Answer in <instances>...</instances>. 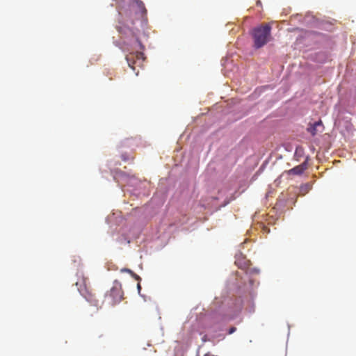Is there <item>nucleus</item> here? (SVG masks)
<instances>
[{
	"label": "nucleus",
	"mask_w": 356,
	"mask_h": 356,
	"mask_svg": "<svg viewBox=\"0 0 356 356\" xmlns=\"http://www.w3.org/2000/svg\"><path fill=\"white\" fill-rule=\"evenodd\" d=\"M235 264L239 268L246 269L250 265V261L244 257H240L236 259Z\"/></svg>",
	"instance_id": "obj_6"
},
{
	"label": "nucleus",
	"mask_w": 356,
	"mask_h": 356,
	"mask_svg": "<svg viewBox=\"0 0 356 356\" xmlns=\"http://www.w3.org/2000/svg\"><path fill=\"white\" fill-rule=\"evenodd\" d=\"M236 328L235 327H232L229 330V334H231L236 331Z\"/></svg>",
	"instance_id": "obj_11"
},
{
	"label": "nucleus",
	"mask_w": 356,
	"mask_h": 356,
	"mask_svg": "<svg viewBox=\"0 0 356 356\" xmlns=\"http://www.w3.org/2000/svg\"><path fill=\"white\" fill-rule=\"evenodd\" d=\"M308 168L307 159L305 161L302 163L300 165H298L292 169L287 171V174L289 175H302L305 170H306Z\"/></svg>",
	"instance_id": "obj_5"
},
{
	"label": "nucleus",
	"mask_w": 356,
	"mask_h": 356,
	"mask_svg": "<svg viewBox=\"0 0 356 356\" xmlns=\"http://www.w3.org/2000/svg\"><path fill=\"white\" fill-rule=\"evenodd\" d=\"M108 296L112 298L113 303L120 302L123 298V291L120 282L115 281L113 287L111 289Z\"/></svg>",
	"instance_id": "obj_3"
},
{
	"label": "nucleus",
	"mask_w": 356,
	"mask_h": 356,
	"mask_svg": "<svg viewBox=\"0 0 356 356\" xmlns=\"http://www.w3.org/2000/svg\"><path fill=\"white\" fill-rule=\"evenodd\" d=\"M121 272H127V273H129L130 274L133 273V271L129 268H122L121 270Z\"/></svg>",
	"instance_id": "obj_9"
},
{
	"label": "nucleus",
	"mask_w": 356,
	"mask_h": 356,
	"mask_svg": "<svg viewBox=\"0 0 356 356\" xmlns=\"http://www.w3.org/2000/svg\"><path fill=\"white\" fill-rule=\"evenodd\" d=\"M131 9L136 12L137 19H143L146 15L147 10L144 3L140 0H135L131 5Z\"/></svg>",
	"instance_id": "obj_4"
},
{
	"label": "nucleus",
	"mask_w": 356,
	"mask_h": 356,
	"mask_svg": "<svg viewBox=\"0 0 356 356\" xmlns=\"http://www.w3.org/2000/svg\"><path fill=\"white\" fill-rule=\"evenodd\" d=\"M137 288H138V291L140 292V291L141 289V286H140V284L139 283L137 285Z\"/></svg>",
	"instance_id": "obj_12"
},
{
	"label": "nucleus",
	"mask_w": 356,
	"mask_h": 356,
	"mask_svg": "<svg viewBox=\"0 0 356 356\" xmlns=\"http://www.w3.org/2000/svg\"><path fill=\"white\" fill-rule=\"evenodd\" d=\"M92 303H94V305L97 307V309L99 308V307H102V304H99V301L96 300L93 296H92L90 294V305Z\"/></svg>",
	"instance_id": "obj_8"
},
{
	"label": "nucleus",
	"mask_w": 356,
	"mask_h": 356,
	"mask_svg": "<svg viewBox=\"0 0 356 356\" xmlns=\"http://www.w3.org/2000/svg\"><path fill=\"white\" fill-rule=\"evenodd\" d=\"M144 54L142 52H136L130 54L126 56V60L129 66L135 70L136 67H141L144 61Z\"/></svg>",
	"instance_id": "obj_2"
},
{
	"label": "nucleus",
	"mask_w": 356,
	"mask_h": 356,
	"mask_svg": "<svg viewBox=\"0 0 356 356\" xmlns=\"http://www.w3.org/2000/svg\"><path fill=\"white\" fill-rule=\"evenodd\" d=\"M322 126V121L318 120V122H314L313 124H310V126L307 128V131L309 132L312 136H315L318 132L317 127Z\"/></svg>",
	"instance_id": "obj_7"
},
{
	"label": "nucleus",
	"mask_w": 356,
	"mask_h": 356,
	"mask_svg": "<svg viewBox=\"0 0 356 356\" xmlns=\"http://www.w3.org/2000/svg\"><path fill=\"white\" fill-rule=\"evenodd\" d=\"M136 280H140V277L134 272L131 274Z\"/></svg>",
	"instance_id": "obj_10"
},
{
	"label": "nucleus",
	"mask_w": 356,
	"mask_h": 356,
	"mask_svg": "<svg viewBox=\"0 0 356 356\" xmlns=\"http://www.w3.org/2000/svg\"><path fill=\"white\" fill-rule=\"evenodd\" d=\"M271 26L268 24H264L255 27L252 31V36L254 40V47L259 49L264 47L271 38Z\"/></svg>",
	"instance_id": "obj_1"
}]
</instances>
